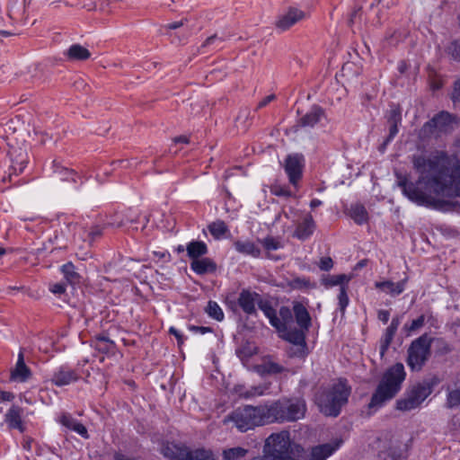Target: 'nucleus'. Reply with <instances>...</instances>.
<instances>
[{"label":"nucleus","mask_w":460,"mask_h":460,"mask_svg":"<svg viewBox=\"0 0 460 460\" xmlns=\"http://www.w3.org/2000/svg\"><path fill=\"white\" fill-rule=\"evenodd\" d=\"M22 409L17 405H13L4 415V421L9 429H16L23 432L24 426L22 420Z\"/></svg>","instance_id":"17"},{"label":"nucleus","mask_w":460,"mask_h":460,"mask_svg":"<svg viewBox=\"0 0 460 460\" xmlns=\"http://www.w3.org/2000/svg\"><path fill=\"white\" fill-rule=\"evenodd\" d=\"M26 165L27 162L24 159L21 160L19 163L16 164L13 163L11 166V170L13 171L12 173L19 174L22 172Z\"/></svg>","instance_id":"50"},{"label":"nucleus","mask_w":460,"mask_h":460,"mask_svg":"<svg viewBox=\"0 0 460 460\" xmlns=\"http://www.w3.org/2000/svg\"><path fill=\"white\" fill-rule=\"evenodd\" d=\"M191 269L198 274L214 272L217 265L213 261H191Z\"/></svg>","instance_id":"34"},{"label":"nucleus","mask_w":460,"mask_h":460,"mask_svg":"<svg viewBox=\"0 0 460 460\" xmlns=\"http://www.w3.org/2000/svg\"><path fill=\"white\" fill-rule=\"evenodd\" d=\"M402 112L397 107H393L387 114L388 125H401Z\"/></svg>","instance_id":"45"},{"label":"nucleus","mask_w":460,"mask_h":460,"mask_svg":"<svg viewBox=\"0 0 460 460\" xmlns=\"http://www.w3.org/2000/svg\"><path fill=\"white\" fill-rule=\"evenodd\" d=\"M263 368L264 371L268 374H279L285 371V367L273 361L265 362Z\"/></svg>","instance_id":"46"},{"label":"nucleus","mask_w":460,"mask_h":460,"mask_svg":"<svg viewBox=\"0 0 460 460\" xmlns=\"http://www.w3.org/2000/svg\"><path fill=\"white\" fill-rule=\"evenodd\" d=\"M296 323L300 329L308 331L311 326V317L307 309L300 303H296L293 307Z\"/></svg>","instance_id":"26"},{"label":"nucleus","mask_w":460,"mask_h":460,"mask_svg":"<svg viewBox=\"0 0 460 460\" xmlns=\"http://www.w3.org/2000/svg\"><path fill=\"white\" fill-rule=\"evenodd\" d=\"M303 156L299 155H288L286 159L285 171L292 185L296 186L302 175Z\"/></svg>","instance_id":"13"},{"label":"nucleus","mask_w":460,"mask_h":460,"mask_svg":"<svg viewBox=\"0 0 460 460\" xmlns=\"http://www.w3.org/2000/svg\"><path fill=\"white\" fill-rule=\"evenodd\" d=\"M261 296L256 292L243 289L238 297V304L243 311L247 314H256L255 305L258 304Z\"/></svg>","instance_id":"16"},{"label":"nucleus","mask_w":460,"mask_h":460,"mask_svg":"<svg viewBox=\"0 0 460 460\" xmlns=\"http://www.w3.org/2000/svg\"><path fill=\"white\" fill-rule=\"evenodd\" d=\"M454 124L455 119L451 114L446 111H441L431 120L424 124L421 131L423 134L438 136L439 134L447 133L452 130Z\"/></svg>","instance_id":"9"},{"label":"nucleus","mask_w":460,"mask_h":460,"mask_svg":"<svg viewBox=\"0 0 460 460\" xmlns=\"http://www.w3.org/2000/svg\"><path fill=\"white\" fill-rule=\"evenodd\" d=\"M234 249L243 255L258 257L260 249L257 244L249 239H240L234 243Z\"/></svg>","instance_id":"23"},{"label":"nucleus","mask_w":460,"mask_h":460,"mask_svg":"<svg viewBox=\"0 0 460 460\" xmlns=\"http://www.w3.org/2000/svg\"><path fill=\"white\" fill-rule=\"evenodd\" d=\"M281 423L294 422L303 419L306 412V404L304 399H279L277 400Z\"/></svg>","instance_id":"7"},{"label":"nucleus","mask_w":460,"mask_h":460,"mask_svg":"<svg viewBox=\"0 0 460 460\" xmlns=\"http://www.w3.org/2000/svg\"><path fill=\"white\" fill-rule=\"evenodd\" d=\"M439 383L440 378L435 375L417 383L406 392L403 398L396 402V408L400 411H411L417 408Z\"/></svg>","instance_id":"5"},{"label":"nucleus","mask_w":460,"mask_h":460,"mask_svg":"<svg viewBox=\"0 0 460 460\" xmlns=\"http://www.w3.org/2000/svg\"><path fill=\"white\" fill-rule=\"evenodd\" d=\"M136 221L137 213L129 209L125 214L116 213L107 225L112 227L120 228L125 227L128 223H135Z\"/></svg>","instance_id":"28"},{"label":"nucleus","mask_w":460,"mask_h":460,"mask_svg":"<svg viewBox=\"0 0 460 460\" xmlns=\"http://www.w3.org/2000/svg\"><path fill=\"white\" fill-rule=\"evenodd\" d=\"M389 316H390V314H389V312H388V311H386V310H380V311L378 312V315H377L378 319H379L381 322H383L384 323H386L388 322V320H389Z\"/></svg>","instance_id":"59"},{"label":"nucleus","mask_w":460,"mask_h":460,"mask_svg":"<svg viewBox=\"0 0 460 460\" xmlns=\"http://www.w3.org/2000/svg\"><path fill=\"white\" fill-rule=\"evenodd\" d=\"M169 332L175 336L178 341L179 345L183 343V336L181 333L174 327H171Z\"/></svg>","instance_id":"58"},{"label":"nucleus","mask_w":460,"mask_h":460,"mask_svg":"<svg viewBox=\"0 0 460 460\" xmlns=\"http://www.w3.org/2000/svg\"><path fill=\"white\" fill-rule=\"evenodd\" d=\"M66 227L69 233L73 234L74 241L78 238L88 242V243L99 238L105 228L104 226L92 225L89 226L78 223H69Z\"/></svg>","instance_id":"10"},{"label":"nucleus","mask_w":460,"mask_h":460,"mask_svg":"<svg viewBox=\"0 0 460 460\" xmlns=\"http://www.w3.org/2000/svg\"><path fill=\"white\" fill-rule=\"evenodd\" d=\"M261 245L268 252L276 251L283 247L281 241L272 236H268L261 241Z\"/></svg>","instance_id":"42"},{"label":"nucleus","mask_w":460,"mask_h":460,"mask_svg":"<svg viewBox=\"0 0 460 460\" xmlns=\"http://www.w3.org/2000/svg\"><path fill=\"white\" fill-rule=\"evenodd\" d=\"M279 320L283 323V329L278 330L279 332H286L287 331V325L292 322L293 314L291 310L287 306H282L279 309Z\"/></svg>","instance_id":"43"},{"label":"nucleus","mask_w":460,"mask_h":460,"mask_svg":"<svg viewBox=\"0 0 460 460\" xmlns=\"http://www.w3.org/2000/svg\"><path fill=\"white\" fill-rule=\"evenodd\" d=\"M186 251L190 259H198L208 252V247L202 241H191L187 244Z\"/></svg>","instance_id":"32"},{"label":"nucleus","mask_w":460,"mask_h":460,"mask_svg":"<svg viewBox=\"0 0 460 460\" xmlns=\"http://www.w3.org/2000/svg\"><path fill=\"white\" fill-rule=\"evenodd\" d=\"M31 376V369L24 362L23 351L21 350L18 354L17 362L15 367L11 370L10 379L14 382L24 383Z\"/></svg>","instance_id":"15"},{"label":"nucleus","mask_w":460,"mask_h":460,"mask_svg":"<svg viewBox=\"0 0 460 460\" xmlns=\"http://www.w3.org/2000/svg\"><path fill=\"white\" fill-rule=\"evenodd\" d=\"M304 18L305 13L303 11L297 8H289L279 16L276 27L280 31H285Z\"/></svg>","instance_id":"14"},{"label":"nucleus","mask_w":460,"mask_h":460,"mask_svg":"<svg viewBox=\"0 0 460 460\" xmlns=\"http://www.w3.org/2000/svg\"><path fill=\"white\" fill-rule=\"evenodd\" d=\"M445 407L452 410L460 407V383L454 386H447Z\"/></svg>","instance_id":"30"},{"label":"nucleus","mask_w":460,"mask_h":460,"mask_svg":"<svg viewBox=\"0 0 460 460\" xmlns=\"http://www.w3.org/2000/svg\"><path fill=\"white\" fill-rule=\"evenodd\" d=\"M353 278L351 274H338V275H323L321 278V283L326 288H330L335 286H348L349 282Z\"/></svg>","instance_id":"24"},{"label":"nucleus","mask_w":460,"mask_h":460,"mask_svg":"<svg viewBox=\"0 0 460 460\" xmlns=\"http://www.w3.org/2000/svg\"><path fill=\"white\" fill-rule=\"evenodd\" d=\"M350 387L346 380H339L331 388H320L315 394V403L326 416L336 417L347 403Z\"/></svg>","instance_id":"4"},{"label":"nucleus","mask_w":460,"mask_h":460,"mask_svg":"<svg viewBox=\"0 0 460 460\" xmlns=\"http://www.w3.org/2000/svg\"><path fill=\"white\" fill-rule=\"evenodd\" d=\"M218 41H222V39L219 38L217 34L215 35H212L210 37H208L206 41L202 44L201 48L204 49L206 47H208V46H211V45H214L216 44L217 47L218 46V44H217Z\"/></svg>","instance_id":"51"},{"label":"nucleus","mask_w":460,"mask_h":460,"mask_svg":"<svg viewBox=\"0 0 460 460\" xmlns=\"http://www.w3.org/2000/svg\"><path fill=\"white\" fill-rule=\"evenodd\" d=\"M419 174L416 182L397 175V184L411 201L420 206H432L439 197H460V160L443 150H435L412 157Z\"/></svg>","instance_id":"1"},{"label":"nucleus","mask_w":460,"mask_h":460,"mask_svg":"<svg viewBox=\"0 0 460 460\" xmlns=\"http://www.w3.org/2000/svg\"><path fill=\"white\" fill-rule=\"evenodd\" d=\"M340 446V443L323 444L314 447L310 452L291 442L288 430L272 433L265 440L263 456L252 460H325Z\"/></svg>","instance_id":"2"},{"label":"nucleus","mask_w":460,"mask_h":460,"mask_svg":"<svg viewBox=\"0 0 460 460\" xmlns=\"http://www.w3.org/2000/svg\"><path fill=\"white\" fill-rule=\"evenodd\" d=\"M323 116V110L319 106H313L310 111L304 115L299 124L302 127H314L316 125Z\"/></svg>","instance_id":"29"},{"label":"nucleus","mask_w":460,"mask_h":460,"mask_svg":"<svg viewBox=\"0 0 460 460\" xmlns=\"http://www.w3.org/2000/svg\"><path fill=\"white\" fill-rule=\"evenodd\" d=\"M78 379L75 371L67 367H60L52 376V382L58 386L69 385Z\"/></svg>","instance_id":"21"},{"label":"nucleus","mask_w":460,"mask_h":460,"mask_svg":"<svg viewBox=\"0 0 460 460\" xmlns=\"http://www.w3.org/2000/svg\"><path fill=\"white\" fill-rule=\"evenodd\" d=\"M184 459L182 460H214L213 454L206 449L188 450L182 453Z\"/></svg>","instance_id":"33"},{"label":"nucleus","mask_w":460,"mask_h":460,"mask_svg":"<svg viewBox=\"0 0 460 460\" xmlns=\"http://www.w3.org/2000/svg\"><path fill=\"white\" fill-rule=\"evenodd\" d=\"M425 323V316L422 314L419 316L417 319L412 320L410 323H406L403 326V330L406 332L407 336H410L413 332L420 330L421 327L424 326Z\"/></svg>","instance_id":"40"},{"label":"nucleus","mask_w":460,"mask_h":460,"mask_svg":"<svg viewBox=\"0 0 460 460\" xmlns=\"http://www.w3.org/2000/svg\"><path fill=\"white\" fill-rule=\"evenodd\" d=\"M61 271L64 274L66 280L69 284L75 285L76 283H79L81 276L77 272L75 265L71 261H68L67 263L63 265L61 268Z\"/></svg>","instance_id":"35"},{"label":"nucleus","mask_w":460,"mask_h":460,"mask_svg":"<svg viewBox=\"0 0 460 460\" xmlns=\"http://www.w3.org/2000/svg\"><path fill=\"white\" fill-rule=\"evenodd\" d=\"M400 318L394 317L393 318L390 325L386 328L382 339H381V345H380V353L383 356L387 349L389 348L394 334L400 325Z\"/></svg>","instance_id":"22"},{"label":"nucleus","mask_w":460,"mask_h":460,"mask_svg":"<svg viewBox=\"0 0 460 460\" xmlns=\"http://www.w3.org/2000/svg\"><path fill=\"white\" fill-rule=\"evenodd\" d=\"M248 453V450L241 447H232L223 451V457L225 460H240L243 458Z\"/></svg>","instance_id":"37"},{"label":"nucleus","mask_w":460,"mask_h":460,"mask_svg":"<svg viewBox=\"0 0 460 460\" xmlns=\"http://www.w3.org/2000/svg\"><path fill=\"white\" fill-rule=\"evenodd\" d=\"M14 399V394L11 392L0 391V402H11Z\"/></svg>","instance_id":"55"},{"label":"nucleus","mask_w":460,"mask_h":460,"mask_svg":"<svg viewBox=\"0 0 460 460\" xmlns=\"http://www.w3.org/2000/svg\"><path fill=\"white\" fill-rule=\"evenodd\" d=\"M399 126L400 125H389V136L387 137V142L394 139V137L398 134Z\"/></svg>","instance_id":"56"},{"label":"nucleus","mask_w":460,"mask_h":460,"mask_svg":"<svg viewBox=\"0 0 460 460\" xmlns=\"http://www.w3.org/2000/svg\"><path fill=\"white\" fill-rule=\"evenodd\" d=\"M315 229V223L311 215H306L304 219L297 225L294 233V236L300 240L309 238Z\"/></svg>","instance_id":"20"},{"label":"nucleus","mask_w":460,"mask_h":460,"mask_svg":"<svg viewBox=\"0 0 460 460\" xmlns=\"http://www.w3.org/2000/svg\"><path fill=\"white\" fill-rule=\"evenodd\" d=\"M318 268L323 271H329L333 267V261H319Z\"/></svg>","instance_id":"54"},{"label":"nucleus","mask_w":460,"mask_h":460,"mask_svg":"<svg viewBox=\"0 0 460 460\" xmlns=\"http://www.w3.org/2000/svg\"><path fill=\"white\" fill-rule=\"evenodd\" d=\"M190 330L199 332L201 334L211 332V329L209 327H204V326H191Z\"/></svg>","instance_id":"64"},{"label":"nucleus","mask_w":460,"mask_h":460,"mask_svg":"<svg viewBox=\"0 0 460 460\" xmlns=\"http://www.w3.org/2000/svg\"><path fill=\"white\" fill-rule=\"evenodd\" d=\"M258 307L263 312L265 316L270 320V323L275 327L277 330L283 329V323L277 316L276 310L272 307L271 304L268 300H263L260 297V300L257 304Z\"/></svg>","instance_id":"19"},{"label":"nucleus","mask_w":460,"mask_h":460,"mask_svg":"<svg viewBox=\"0 0 460 460\" xmlns=\"http://www.w3.org/2000/svg\"><path fill=\"white\" fill-rule=\"evenodd\" d=\"M260 426L270 423H281L277 401L255 407Z\"/></svg>","instance_id":"11"},{"label":"nucleus","mask_w":460,"mask_h":460,"mask_svg":"<svg viewBox=\"0 0 460 460\" xmlns=\"http://www.w3.org/2000/svg\"><path fill=\"white\" fill-rule=\"evenodd\" d=\"M453 100H454V102L460 101V80L457 81L455 84V89H454V93H453Z\"/></svg>","instance_id":"62"},{"label":"nucleus","mask_w":460,"mask_h":460,"mask_svg":"<svg viewBox=\"0 0 460 460\" xmlns=\"http://www.w3.org/2000/svg\"><path fill=\"white\" fill-rule=\"evenodd\" d=\"M432 338L427 333L415 339L408 349L407 364L413 371H420L430 357Z\"/></svg>","instance_id":"6"},{"label":"nucleus","mask_w":460,"mask_h":460,"mask_svg":"<svg viewBox=\"0 0 460 460\" xmlns=\"http://www.w3.org/2000/svg\"><path fill=\"white\" fill-rule=\"evenodd\" d=\"M271 191L276 196H285L286 197V196L290 195L289 190H288L286 188L280 187V186H274L271 189Z\"/></svg>","instance_id":"53"},{"label":"nucleus","mask_w":460,"mask_h":460,"mask_svg":"<svg viewBox=\"0 0 460 460\" xmlns=\"http://www.w3.org/2000/svg\"><path fill=\"white\" fill-rule=\"evenodd\" d=\"M305 330H289L282 332V337L292 343L295 348H291L289 350L290 356L304 357L305 355Z\"/></svg>","instance_id":"12"},{"label":"nucleus","mask_w":460,"mask_h":460,"mask_svg":"<svg viewBox=\"0 0 460 460\" xmlns=\"http://www.w3.org/2000/svg\"><path fill=\"white\" fill-rule=\"evenodd\" d=\"M266 389H267V387L263 386V385L252 386L245 393L241 394V395L243 396L244 398L260 396L264 394Z\"/></svg>","instance_id":"47"},{"label":"nucleus","mask_w":460,"mask_h":460,"mask_svg":"<svg viewBox=\"0 0 460 460\" xmlns=\"http://www.w3.org/2000/svg\"><path fill=\"white\" fill-rule=\"evenodd\" d=\"M69 61H84L91 57L90 51L80 44L71 45L65 52Z\"/></svg>","instance_id":"25"},{"label":"nucleus","mask_w":460,"mask_h":460,"mask_svg":"<svg viewBox=\"0 0 460 460\" xmlns=\"http://www.w3.org/2000/svg\"><path fill=\"white\" fill-rule=\"evenodd\" d=\"M406 281L407 279H403L402 280L397 283L387 280L382 282H376L375 286L376 288L382 289L387 294L395 296L402 294L404 291Z\"/></svg>","instance_id":"27"},{"label":"nucleus","mask_w":460,"mask_h":460,"mask_svg":"<svg viewBox=\"0 0 460 460\" xmlns=\"http://www.w3.org/2000/svg\"><path fill=\"white\" fill-rule=\"evenodd\" d=\"M450 51L454 58L460 60V42H453L450 47Z\"/></svg>","instance_id":"52"},{"label":"nucleus","mask_w":460,"mask_h":460,"mask_svg":"<svg viewBox=\"0 0 460 460\" xmlns=\"http://www.w3.org/2000/svg\"><path fill=\"white\" fill-rule=\"evenodd\" d=\"M289 286L294 289L314 288V283H311L309 279L296 277L289 281Z\"/></svg>","instance_id":"41"},{"label":"nucleus","mask_w":460,"mask_h":460,"mask_svg":"<svg viewBox=\"0 0 460 460\" xmlns=\"http://www.w3.org/2000/svg\"><path fill=\"white\" fill-rule=\"evenodd\" d=\"M349 213L350 217L358 225H362L367 220V212L362 205H351Z\"/></svg>","instance_id":"36"},{"label":"nucleus","mask_w":460,"mask_h":460,"mask_svg":"<svg viewBox=\"0 0 460 460\" xmlns=\"http://www.w3.org/2000/svg\"><path fill=\"white\" fill-rule=\"evenodd\" d=\"M59 422L66 429L75 431L84 438H89L87 429L84 425L74 419L69 413H62L59 417Z\"/></svg>","instance_id":"18"},{"label":"nucleus","mask_w":460,"mask_h":460,"mask_svg":"<svg viewBox=\"0 0 460 460\" xmlns=\"http://www.w3.org/2000/svg\"><path fill=\"white\" fill-rule=\"evenodd\" d=\"M404 367L402 363H396L389 367L380 379L368 403V409L376 411L386 402L391 401L401 390L405 379Z\"/></svg>","instance_id":"3"},{"label":"nucleus","mask_w":460,"mask_h":460,"mask_svg":"<svg viewBox=\"0 0 460 460\" xmlns=\"http://www.w3.org/2000/svg\"><path fill=\"white\" fill-rule=\"evenodd\" d=\"M205 311L209 317L217 321H222L224 319V313L221 307L215 301H209Z\"/></svg>","instance_id":"39"},{"label":"nucleus","mask_w":460,"mask_h":460,"mask_svg":"<svg viewBox=\"0 0 460 460\" xmlns=\"http://www.w3.org/2000/svg\"><path fill=\"white\" fill-rule=\"evenodd\" d=\"M185 451V448L178 447L175 445L167 446L163 449L164 456L172 459V460H182L184 456L182 453Z\"/></svg>","instance_id":"38"},{"label":"nucleus","mask_w":460,"mask_h":460,"mask_svg":"<svg viewBox=\"0 0 460 460\" xmlns=\"http://www.w3.org/2000/svg\"><path fill=\"white\" fill-rule=\"evenodd\" d=\"M275 99V95L274 94H270L268 96H266L265 98H263L258 104V107L259 108H263L265 107L267 104H269L271 101H273Z\"/></svg>","instance_id":"61"},{"label":"nucleus","mask_w":460,"mask_h":460,"mask_svg":"<svg viewBox=\"0 0 460 460\" xmlns=\"http://www.w3.org/2000/svg\"><path fill=\"white\" fill-rule=\"evenodd\" d=\"M208 231L217 240L226 239L230 235V230L224 221L217 220L208 226Z\"/></svg>","instance_id":"31"},{"label":"nucleus","mask_w":460,"mask_h":460,"mask_svg":"<svg viewBox=\"0 0 460 460\" xmlns=\"http://www.w3.org/2000/svg\"><path fill=\"white\" fill-rule=\"evenodd\" d=\"M49 290L55 295H62L66 292V286L63 283L49 284Z\"/></svg>","instance_id":"49"},{"label":"nucleus","mask_w":460,"mask_h":460,"mask_svg":"<svg viewBox=\"0 0 460 460\" xmlns=\"http://www.w3.org/2000/svg\"><path fill=\"white\" fill-rule=\"evenodd\" d=\"M181 26H183V21L170 22L166 24L164 28L167 30H176Z\"/></svg>","instance_id":"63"},{"label":"nucleus","mask_w":460,"mask_h":460,"mask_svg":"<svg viewBox=\"0 0 460 460\" xmlns=\"http://www.w3.org/2000/svg\"><path fill=\"white\" fill-rule=\"evenodd\" d=\"M75 176L76 173L74 171L64 169V177L62 178V180H71L73 181H75Z\"/></svg>","instance_id":"60"},{"label":"nucleus","mask_w":460,"mask_h":460,"mask_svg":"<svg viewBox=\"0 0 460 460\" xmlns=\"http://www.w3.org/2000/svg\"><path fill=\"white\" fill-rule=\"evenodd\" d=\"M95 348L103 353L109 352L113 346H108L107 343H102L100 341H95Z\"/></svg>","instance_id":"57"},{"label":"nucleus","mask_w":460,"mask_h":460,"mask_svg":"<svg viewBox=\"0 0 460 460\" xmlns=\"http://www.w3.org/2000/svg\"><path fill=\"white\" fill-rule=\"evenodd\" d=\"M56 250H57V248L53 247L52 245L43 244L42 247L36 248L35 249L36 252L33 254L37 255V256L47 257V256L53 254Z\"/></svg>","instance_id":"48"},{"label":"nucleus","mask_w":460,"mask_h":460,"mask_svg":"<svg viewBox=\"0 0 460 460\" xmlns=\"http://www.w3.org/2000/svg\"><path fill=\"white\" fill-rule=\"evenodd\" d=\"M228 419L233 421L238 430L242 432L260 426L255 407L251 405L236 409Z\"/></svg>","instance_id":"8"},{"label":"nucleus","mask_w":460,"mask_h":460,"mask_svg":"<svg viewBox=\"0 0 460 460\" xmlns=\"http://www.w3.org/2000/svg\"><path fill=\"white\" fill-rule=\"evenodd\" d=\"M347 291H348V286H341L340 288V292L338 295L339 308L342 314H344L345 309L348 306L349 301Z\"/></svg>","instance_id":"44"}]
</instances>
